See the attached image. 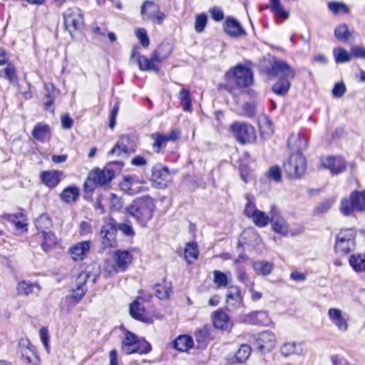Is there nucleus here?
Here are the masks:
<instances>
[{
  "label": "nucleus",
  "mask_w": 365,
  "mask_h": 365,
  "mask_svg": "<svg viewBox=\"0 0 365 365\" xmlns=\"http://www.w3.org/2000/svg\"><path fill=\"white\" fill-rule=\"evenodd\" d=\"M198 255L197 245L195 242H188L186 244L184 256L188 264H192L195 261L198 257Z\"/></svg>",
  "instance_id": "obj_36"
},
{
  "label": "nucleus",
  "mask_w": 365,
  "mask_h": 365,
  "mask_svg": "<svg viewBox=\"0 0 365 365\" xmlns=\"http://www.w3.org/2000/svg\"><path fill=\"white\" fill-rule=\"evenodd\" d=\"M267 176L269 180H274L275 182H279L282 178L280 168L277 166L271 167Z\"/></svg>",
  "instance_id": "obj_56"
},
{
  "label": "nucleus",
  "mask_w": 365,
  "mask_h": 365,
  "mask_svg": "<svg viewBox=\"0 0 365 365\" xmlns=\"http://www.w3.org/2000/svg\"><path fill=\"white\" fill-rule=\"evenodd\" d=\"M340 210L344 215L348 216L354 211L365 210V191L353 192L349 199H343L341 202Z\"/></svg>",
  "instance_id": "obj_8"
},
{
  "label": "nucleus",
  "mask_w": 365,
  "mask_h": 365,
  "mask_svg": "<svg viewBox=\"0 0 365 365\" xmlns=\"http://www.w3.org/2000/svg\"><path fill=\"white\" fill-rule=\"evenodd\" d=\"M281 353L285 356L292 354L303 355L304 354L302 345L296 342L285 343L281 348Z\"/></svg>",
  "instance_id": "obj_32"
},
{
  "label": "nucleus",
  "mask_w": 365,
  "mask_h": 365,
  "mask_svg": "<svg viewBox=\"0 0 365 365\" xmlns=\"http://www.w3.org/2000/svg\"><path fill=\"white\" fill-rule=\"evenodd\" d=\"M113 257L117 267H112V269H110L107 267L106 269L110 273H117L119 271H125L131 263L133 258L128 251L120 250L115 252Z\"/></svg>",
  "instance_id": "obj_18"
},
{
  "label": "nucleus",
  "mask_w": 365,
  "mask_h": 365,
  "mask_svg": "<svg viewBox=\"0 0 365 365\" xmlns=\"http://www.w3.org/2000/svg\"><path fill=\"white\" fill-rule=\"evenodd\" d=\"M270 1V9L271 11L279 18L287 19L289 16L288 11H287L282 6L280 0H269Z\"/></svg>",
  "instance_id": "obj_42"
},
{
  "label": "nucleus",
  "mask_w": 365,
  "mask_h": 365,
  "mask_svg": "<svg viewBox=\"0 0 365 365\" xmlns=\"http://www.w3.org/2000/svg\"><path fill=\"white\" fill-rule=\"evenodd\" d=\"M275 336L269 331L259 333L255 336V345L262 353L270 351L275 346Z\"/></svg>",
  "instance_id": "obj_14"
},
{
  "label": "nucleus",
  "mask_w": 365,
  "mask_h": 365,
  "mask_svg": "<svg viewBox=\"0 0 365 365\" xmlns=\"http://www.w3.org/2000/svg\"><path fill=\"white\" fill-rule=\"evenodd\" d=\"M40 338L41 340L46 348V351H48L49 345V336H48V329L45 327H43L39 331Z\"/></svg>",
  "instance_id": "obj_62"
},
{
  "label": "nucleus",
  "mask_w": 365,
  "mask_h": 365,
  "mask_svg": "<svg viewBox=\"0 0 365 365\" xmlns=\"http://www.w3.org/2000/svg\"><path fill=\"white\" fill-rule=\"evenodd\" d=\"M119 230L126 236H133L135 232L130 225L121 223L118 226Z\"/></svg>",
  "instance_id": "obj_64"
},
{
  "label": "nucleus",
  "mask_w": 365,
  "mask_h": 365,
  "mask_svg": "<svg viewBox=\"0 0 365 365\" xmlns=\"http://www.w3.org/2000/svg\"><path fill=\"white\" fill-rule=\"evenodd\" d=\"M51 135L50 127L45 123H37L32 131L34 138L40 142H44Z\"/></svg>",
  "instance_id": "obj_29"
},
{
  "label": "nucleus",
  "mask_w": 365,
  "mask_h": 365,
  "mask_svg": "<svg viewBox=\"0 0 365 365\" xmlns=\"http://www.w3.org/2000/svg\"><path fill=\"white\" fill-rule=\"evenodd\" d=\"M195 340L201 346H206L210 341V331L207 326L197 329L194 334Z\"/></svg>",
  "instance_id": "obj_39"
},
{
  "label": "nucleus",
  "mask_w": 365,
  "mask_h": 365,
  "mask_svg": "<svg viewBox=\"0 0 365 365\" xmlns=\"http://www.w3.org/2000/svg\"><path fill=\"white\" fill-rule=\"evenodd\" d=\"M90 249L91 241L86 240L75 244L70 248L69 252L73 260L80 261L87 256Z\"/></svg>",
  "instance_id": "obj_22"
},
{
  "label": "nucleus",
  "mask_w": 365,
  "mask_h": 365,
  "mask_svg": "<svg viewBox=\"0 0 365 365\" xmlns=\"http://www.w3.org/2000/svg\"><path fill=\"white\" fill-rule=\"evenodd\" d=\"M230 130L242 144L252 143L256 138L254 127L247 123L235 122L230 125Z\"/></svg>",
  "instance_id": "obj_10"
},
{
  "label": "nucleus",
  "mask_w": 365,
  "mask_h": 365,
  "mask_svg": "<svg viewBox=\"0 0 365 365\" xmlns=\"http://www.w3.org/2000/svg\"><path fill=\"white\" fill-rule=\"evenodd\" d=\"M150 180L154 186L159 189L167 187L171 181L169 169L162 164H156L152 168Z\"/></svg>",
  "instance_id": "obj_12"
},
{
  "label": "nucleus",
  "mask_w": 365,
  "mask_h": 365,
  "mask_svg": "<svg viewBox=\"0 0 365 365\" xmlns=\"http://www.w3.org/2000/svg\"><path fill=\"white\" fill-rule=\"evenodd\" d=\"M120 188L125 193L130 195H135L142 191L140 184L131 175L123 177V180L120 183Z\"/></svg>",
  "instance_id": "obj_21"
},
{
  "label": "nucleus",
  "mask_w": 365,
  "mask_h": 365,
  "mask_svg": "<svg viewBox=\"0 0 365 365\" xmlns=\"http://www.w3.org/2000/svg\"><path fill=\"white\" fill-rule=\"evenodd\" d=\"M155 9L156 6L153 2L146 1L141 7V15L143 18L145 19L147 16V10H150V14L148 15V18L153 19L158 24H161L165 19V15Z\"/></svg>",
  "instance_id": "obj_20"
},
{
  "label": "nucleus",
  "mask_w": 365,
  "mask_h": 365,
  "mask_svg": "<svg viewBox=\"0 0 365 365\" xmlns=\"http://www.w3.org/2000/svg\"><path fill=\"white\" fill-rule=\"evenodd\" d=\"M247 321L253 324L268 325L270 319L267 312L257 311L247 316Z\"/></svg>",
  "instance_id": "obj_31"
},
{
  "label": "nucleus",
  "mask_w": 365,
  "mask_h": 365,
  "mask_svg": "<svg viewBox=\"0 0 365 365\" xmlns=\"http://www.w3.org/2000/svg\"><path fill=\"white\" fill-rule=\"evenodd\" d=\"M290 79L281 78L272 86V91L279 96L285 95L289 90L291 83Z\"/></svg>",
  "instance_id": "obj_40"
},
{
  "label": "nucleus",
  "mask_w": 365,
  "mask_h": 365,
  "mask_svg": "<svg viewBox=\"0 0 365 365\" xmlns=\"http://www.w3.org/2000/svg\"><path fill=\"white\" fill-rule=\"evenodd\" d=\"M247 203L245 205V208L244 210V214L249 218H252V217L259 210L256 208L254 197L251 194H246L245 195Z\"/></svg>",
  "instance_id": "obj_48"
},
{
  "label": "nucleus",
  "mask_w": 365,
  "mask_h": 365,
  "mask_svg": "<svg viewBox=\"0 0 365 365\" xmlns=\"http://www.w3.org/2000/svg\"><path fill=\"white\" fill-rule=\"evenodd\" d=\"M155 205V200L149 196L135 199L126 207L127 214L133 217L141 226L145 227L153 216Z\"/></svg>",
  "instance_id": "obj_1"
},
{
  "label": "nucleus",
  "mask_w": 365,
  "mask_h": 365,
  "mask_svg": "<svg viewBox=\"0 0 365 365\" xmlns=\"http://www.w3.org/2000/svg\"><path fill=\"white\" fill-rule=\"evenodd\" d=\"M116 234L117 229L112 223H107L101 227L100 236L102 250H104L117 245Z\"/></svg>",
  "instance_id": "obj_13"
},
{
  "label": "nucleus",
  "mask_w": 365,
  "mask_h": 365,
  "mask_svg": "<svg viewBox=\"0 0 365 365\" xmlns=\"http://www.w3.org/2000/svg\"><path fill=\"white\" fill-rule=\"evenodd\" d=\"M334 34L336 38L342 42L347 41L351 35L347 26L345 24L336 26L334 30Z\"/></svg>",
  "instance_id": "obj_51"
},
{
  "label": "nucleus",
  "mask_w": 365,
  "mask_h": 365,
  "mask_svg": "<svg viewBox=\"0 0 365 365\" xmlns=\"http://www.w3.org/2000/svg\"><path fill=\"white\" fill-rule=\"evenodd\" d=\"M274 209L273 207L270 212V222H272V229L275 232L285 235L288 232V225L284 219L274 212Z\"/></svg>",
  "instance_id": "obj_27"
},
{
  "label": "nucleus",
  "mask_w": 365,
  "mask_h": 365,
  "mask_svg": "<svg viewBox=\"0 0 365 365\" xmlns=\"http://www.w3.org/2000/svg\"><path fill=\"white\" fill-rule=\"evenodd\" d=\"M43 241L41 247L44 251H47L52 245L56 244V237L51 230L41 232Z\"/></svg>",
  "instance_id": "obj_47"
},
{
  "label": "nucleus",
  "mask_w": 365,
  "mask_h": 365,
  "mask_svg": "<svg viewBox=\"0 0 365 365\" xmlns=\"http://www.w3.org/2000/svg\"><path fill=\"white\" fill-rule=\"evenodd\" d=\"M307 163L302 153H296L291 155L284 163V169L289 178H298L305 171Z\"/></svg>",
  "instance_id": "obj_9"
},
{
  "label": "nucleus",
  "mask_w": 365,
  "mask_h": 365,
  "mask_svg": "<svg viewBox=\"0 0 365 365\" xmlns=\"http://www.w3.org/2000/svg\"><path fill=\"white\" fill-rule=\"evenodd\" d=\"M307 138L299 134L292 135L287 140V145L289 148L293 150H296L297 153H299L307 149Z\"/></svg>",
  "instance_id": "obj_28"
},
{
  "label": "nucleus",
  "mask_w": 365,
  "mask_h": 365,
  "mask_svg": "<svg viewBox=\"0 0 365 365\" xmlns=\"http://www.w3.org/2000/svg\"><path fill=\"white\" fill-rule=\"evenodd\" d=\"M225 32L231 37L240 38L246 35L240 23L233 17H227L223 24Z\"/></svg>",
  "instance_id": "obj_19"
},
{
  "label": "nucleus",
  "mask_w": 365,
  "mask_h": 365,
  "mask_svg": "<svg viewBox=\"0 0 365 365\" xmlns=\"http://www.w3.org/2000/svg\"><path fill=\"white\" fill-rule=\"evenodd\" d=\"M135 35L140 41L142 46H148L149 38L147 34V31L145 29L140 28L136 30Z\"/></svg>",
  "instance_id": "obj_57"
},
{
  "label": "nucleus",
  "mask_w": 365,
  "mask_h": 365,
  "mask_svg": "<svg viewBox=\"0 0 365 365\" xmlns=\"http://www.w3.org/2000/svg\"><path fill=\"white\" fill-rule=\"evenodd\" d=\"M207 22V15L204 13L200 14L196 16L195 21V30L197 33H201L204 31V29Z\"/></svg>",
  "instance_id": "obj_54"
},
{
  "label": "nucleus",
  "mask_w": 365,
  "mask_h": 365,
  "mask_svg": "<svg viewBox=\"0 0 365 365\" xmlns=\"http://www.w3.org/2000/svg\"><path fill=\"white\" fill-rule=\"evenodd\" d=\"M251 219L256 226L264 227L270 222V215H267L264 212L258 210Z\"/></svg>",
  "instance_id": "obj_46"
},
{
  "label": "nucleus",
  "mask_w": 365,
  "mask_h": 365,
  "mask_svg": "<svg viewBox=\"0 0 365 365\" xmlns=\"http://www.w3.org/2000/svg\"><path fill=\"white\" fill-rule=\"evenodd\" d=\"M151 138L154 140V143L152 145L153 150L155 153H159L161 151V149L165 146L167 143L165 135L160 133H155L151 134Z\"/></svg>",
  "instance_id": "obj_45"
},
{
  "label": "nucleus",
  "mask_w": 365,
  "mask_h": 365,
  "mask_svg": "<svg viewBox=\"0 0 365 365\" xmlns=\"http://www.w3.org/2000/svg\"><path fill=\"white\" fill-rule=\"evenodd\" d=\"M214 274V283L219 287H225L228 284V280L227 275L219 270H215L213 272Z\"/></svg>",
  "instance_id": "obj_53"
},
{
  "label": "nucleus",
  "mask_w": 365,
  "mask_h": 365,
  "mask_svg": "<svg viewBox=\"0 0 365 365\" xmlns=\"http://www.w3.org/2000/svg\"><path fill=\"white\" fill-rule=\"evenodd\" d=\"M333 54L337 63H346L351 58V53H349L342 47H336L333 51Z\"/></svg>",
  "instance_id": "obj_44"
},
{
  "label": "nucleus",
  "mask_w": 365,
  "mask_h": 365,
  "mask_svg": "<svg viewBox=\"0 0 365 365\" xmlns=\"http://www.w3.org/2000/svg\"><path fill=\"white\" fill-rule=\"evenodd\" d=\"M36 229L41 233L51 230L53 227L52 221L46 214L40 215L35 222Z\"/></svg>",
  "instance_id": "obj_38"
},
{
  "label": "nucleus",
  "mask_w": 365,
  "mask_h": 365,
  "mask_svg": "<svg viewBox=\"0 0 365 365\" xmlns=\"http://www.w3.org/2000/svg\"><path fill=\"white\" fill-rule=\"evenodd\" d=\"M328 7L334 14H344L349 11L347 6L344 3L332 1L329 3Z\"/></svg>",
  "instance_id": "obj_52"
},
{
  "label": "nucleus",
  "mask_w": 365,
  "mask_h": 365,
  "mask_svg": "<svg viewBox=\"0 0 365 365\" xmlns=\"http://www.w3.org/2000/svg\"><path fill=\"white\" fill-rule=\"evenodd\" d=\"M61 123L62 128L68 130L73 126V120L68 113H64L61 117Z\"/></svg>",
  "instance_id": "obj_61"
},
{
  "label": "nucleus",
  "mask_w": 365,
  "mask_h": 365,
  "mask_svg": "<svg viewBox=\"0 0 365 365\" xmlns=\"http://www.w3.org/2000/svg\"><path fill=\"white\" fill-rule=\"evenodd\" d=\"M328 317L331 322L341 331H346L349 328L348 315L338 308H330Z\"/></svg>",
  "instance_id": "obj_16"
},
{
  "label": "nucleus",
  "mask_w": 365,
  "mask_h": 365,
  "mask_svg": "<svg viewBox=\"0 0 365 365\" xmlns=\"http://www.w3.org/2000/svg\"><path fill=\"white\" fill-rule=\"evenodd\" d=\"M39 289V286L26 281L19 282L16 287L17 294L22 296H28L32 293L34 287Z\"/></svg>",
  "instance_id": "obj_43"
},
{
  "label": "nucleus",
  "mask_w": 365,
  "mask_h": 365,
  "mask_svg": "<svg viewBox=\"0 0 365 365\" xmlns=\"http://www.w3.org/2000/svg\"><path fill=\"white\" fill-rule=\"evenodd\" d=\"M123 206V200L115 194H110V208L112 211H120Z\"/></svg>",
  "instance_id": "obj_55"
},
{
  "label": "nucleus",
  "mask_w": 365,
  "mask_h": 365,
  "mask_svg": "<svg viewBox=\"0 0 365 365\" xmlns=\"http://www.w3.org/2000/svg\"><path fill=\"white\" fill-rule=\"evenodd\" d=\"M88 274L86 272H81L76 279V287L73 290L71 298L78 302L86 292V283L88 278Z\"/></svg>",
  "instance_id": "obj_24"
},
{
  "label": "nucleus",
  "mask_w": 365,
  "mask_h": 365,
  "mask_svg": "<svg viewBox=\"0 0 365 365\" xmlns=\"http://www.w3.org/2000/svg\"><path fill=\"white\" fill-rule=\"evenodd\" d=\"M251 347L247 344H242L235 355H229L227 360L230 364L245 363L251 354Z\"/></svg>",
  "instance_id": "obj_26"
},
{
  "label": "nucleus",
  "mask_w": 365,
  "mask_h": 365,
  "mask_svg": "<svg viewBox=\"0 0 365 365\" xmlns=\"http://www.w3.org/2000/svg\"><path fill=\"white\" fill-rule=\"evenodd\" d=\"M193 346L192 338L189 335H181L173 341V347L180 351H186Z\"/></svg>",
  "instance_id": "obj_33"
},
{
  "label": "nucleus",
  "mask_w": 365,
  "mask_h": 365,
  "mask_svg": "<svg viewBox=\"0 0 365 365\" xmlns=\"http://www.w3.org/2000/svg\"><path fill=\"white\" fill-rule=\"evenodd\" d=\"M79 194V189L76 186H68L63 190L60 198L66 203H71L77 200Z\"/></svg>",
  "instance_id": "obj_30"
},
{
  "label": "nucleus",
  "mask_w": 365,
  "mask_h": 365,
  "mask_svg": "<svg viewBox=\"0 0 365 365\" xmlns=\"http://www.w3.org/2000/svg\"><path fill=\"white\" fill-rule=\"evenodd\" d=\"M155 295L160 299H168L171 293V287L169 284H156L155 287Z\"/></svg>",
  "instance_id": "obj_49"
},
{
  "label": "nucleus",
  "mask_w": 365,
  "mask_h": 365,
  "mask_svg": "<svg viewBox=\"0 0 365 365\" xmlns=\"http://www.w3.org/2000/svg\"><path fill=\"white\" fill-rule=\"evenodd\" d=\"M115 173L113 170L105 168L103 170L96 168L89 172L84 182V189L86 192H92L97 186H104L110 182L114 178Z\"/></svg>",
  "instance_id": "obj_4"
},
{
  "label": "nucleus",
  "mask_w": 365,
  "mask_h": 365,
  "mask_svg": "<svg viewBox=\"0 0 365 365\" xmlns=\"http://www.w3.org/2000/svg\"><path fill=\"white\" fill-rule=\"evenodd\" d=\"M4 77L10 82H13L16 78L15 67L12 64H8L4 69Z\"/></svg>",
  "instance_id": "obj_59"
},
{
  "label": "nucleus",
  "mask_w": 365,
  "mask_h": 365,
  "mask_svg": "<svg viewBox=\"0 0 365 365\" xmlns=\"http://www.w3.org/2000/svg\"><path fill=\"white\" fill-rule=\"evenodd\" d=\"M170 47H157L151 54L150 57L140 55L135 48L133 50L130 56V61H136L139 68L143 71H159V64L166 59L171 53Z\"/></svg>",
  "instance_id": "obj_2"
},
{
  "label": "nucleus",
  "mask_w": 365,
  "mask_h": 365,
  "mask_svg": "<svg viewBox=\"0 0 365 365\" xmlns=\"http://www.w3.org/2000/svg\"><path fill=\"white\" fill-rule=\"evenodd\" d=\"M213 324L219 329H227L229 327V317L222 311H217L213 314Z\"/></svg>",
  "instance_id": "obj_35"
},
{
  "label": "nucleus",
  "mask_w": 365,
  "mask_h": 365,
  "mask_svg": "<svg viewBox=\"0 0 365 365\" xmlns=\"http://www.w3.org/2000/svg\"><path fill=\"white\" fill-rule=\"evenodd\" d=\"M332 200H327L315 208V212L318 214L327 212L332 206Z\"/></svg>",
  "instance_id": "obj_63"
},
{
  "label": "nucleus",
  "mask_w": 365,
  "mask_h": 365,
  "mask_svg": "<svg viewBox=\"0 0 365 365\" xmlns=\"http://www.w3.org/2000/svg\"><path fill=\"white\" fill-rule=\"evenodd\" d=\"M225 77L229 82L234 81L240 88L248 87L253 82V73L251 69L241 64L226 72Z\"/></svg>",
  "instance_id": "obj_6"
},
{
  "label": "nucleus",
  "mask_w": 365,
  "mask_h": 365,
  "mask_svg": "<svg viewBox=\"0 0 365 365\" xmlns=\"http://www.w3.org/2000/svg\"><path fill=\"white\" fill-rule=\"evenodd\" d=\"M151 351V345L145 339H139L138 336L130 331L125 332L122 343V351L125 354L139 353L148 354Z\"/></svg>",
  "instance_id": "obj_5"
},
{
  "label": "nucleus",
  "mask_w": 365,
  "mask_h": 365,
  "mask_svg": "<svg viewBox=\"0 0 365 365\" xmlns=\"http://www.w3.org/2000/svg\"><path fill=\"white\" fill-rule=\"evenodd\" d=\"M259 69L268 77L282 76V78L292 79L295 71L287 62L268 55L260 60Z\"/></svg>",
  "instance_id": "obj_3"
},
{
  "label": "nucleus",
  "mask_w": 365,
  "mask_h": 365,
  "mask_svg": "<svg viewBox=\"0 0 365 365\" xmlns=\"http://www.w3.org/2000/svg\"><path fill=\"white\" fill-rule=\"evenodd\" d=\"M209 12L212 18L216 21H220L224 19L223 11L219 7H212L210 9Z\"/></svg>",
  "instance_id": "obj_60"
},
{
  "label": "nucleus",
  "mask_w": 365,
  "mask_h": 365,
  "mask_svg": "<svg viewBox=\"0 0 365 365\" xmlns=\"http://www.w3.org/2000/svg\"><path fill=\"white\" fill-rule=\"evenodd\" d=\"M179 99L181 101L184 111L189 112L191 110V101L190 92L187 89L182 88L179 93Z\"/></svg>",
  "instance_id": "obj_50"
},
{
  "label": "nucleus",
  "mask_w": 365,
  "mask_h": 365,
  "mask_svg": "<svg viewBox=\"0 0 365 365\" xmlns=\"http://www.w3.org/2000/svg\"><path fill=\"white\" fill-rule=\"evenodd\" d=\"M130 137L128 135H122L115 145L110 150L108 155H127L130 152L133 151L130 148Z\"/></svg>",
  "instance_id": "obj_23"
},
{
  "label": "nucleus",
  "mask_w": 365,
  "mask_h": 365,
  "mask_svg": "<svg viewBox=\"0 0 365 365\" xmlns=\"http://www.w3.org/2000/svg\"><path fill=\"white\" fill-rule=\"evenodd\" d=\"M321 167L329 170L331 175H338L344 172L346 168V163L341 157L328 156L321 160Z\"/></svg>",
  "instance_id": "obj_15"
},
{
  "label": "nucleus",
  "mask_w": 365,
  "mask_h": 365,
  "mask_svg": "<svg viewBox=\"0 0 365 365\" xmlns=\"http://www.w3.org/2000/svg\"><path fill=\"white\" fill-rule=\"evenodd\" d=\"M130 314L134 319L144 321L145 308L138 301H134L130 306Z\"/></svg>",
  "instance_id": "obj_41"
},
{
  "label": "nucleus",
  "mask_w": 365,
  "mask_h": 365,
  "mask_svg": "<svg viewBox=\"0 0 365 365\" xmlns=\"http://www.w3.org/2000/svg\"><path fill=\"white\" fill-rule=\"evenodd\" d=\"M356 231L352 228L342 229L336 237L335 252L339 255H347L356 245Z\"/></svg>",
  "instance_id": "obj_7"
},
{
  "label": "nucleus",
  "mask_w": 365,
  "mask_h": 365,
  "mask_svg": "<svg viewBox=\"0 0 365 365\" xmlns=\"http://www.w3.org/2000/svg\"><path fill=\"white\" fill-rule=\"evenodd\" d=\"M62 172L59 170L43 171L41 174L42 182L49 188L56 187L61 181Z\"/></svg>",
  "instance_id": "obj_25"
},
{
  "label": "nucleus",
  "mask_w": 365,
  "mask_h": 365,
  "mask_svg": "<svg viewBox=\"0 0 365 365\" xmlns=\"http://www.w3.org/2000/svg\"><path fill=\"white\" fill-rule=\"evenodd\" d=\"M349 262L355 272H365V254H354L350 256Z\"/></svg>",
  "instance_id": "obj_34"
},
{
  "label": "nucleus",
  "mask_w": 365,
  "mask_h": 365,
  "mask_svg": "<svg viewBox=\"0 0 365 365\" xmlns=\"http://www.w3.org/2000/svg\"><path fill=\"white\" fill-rule=\"evenodd\" d=\"M252 267L257 274L263 276L269 274L273 269V264L267 261L255 262Z\"/></svg>",
  "instance_id": "obj_37"
},
{
  "label": "nucleus",
  "mask_w": 365,
  "mask_h": 365,
  "mask_svg": "<svg viewBox=\"0 0 365 365\" xmlns=\"http://www.w3.org/2000/svg\"><path fill=\"white\" fill-rule=\"evenodd\" d=\"M19 352L21 358L28 364H37L39 358L37 356L34 346L26 339H21L19 342Z\"/></svg>",
  "instance_id": "obj_17"
},
{
  "label": "nucleus",
  "mask_w": 365,
  "mask_h": 365,
  "mask_svg": "<svg viewBox=\"0 0 365 365\" xmlns=\"http://www.w3.org/2000/svg\"><path fill=\"white\" fill-rule=\"evenodd\" d=\"M63 19L66 29L71 36L83 26V13L78 7L66 9L63 14Z\"/></svg>",
  "instance_id": "obj_11"
},
{
  "label": "nucleus",
  "mask_w": 365,
  "mask_h": 365,
  "mask_svg": "<svg viewBox=\"0 0 365 365\" xmlns=\"http://www.w3.org/2000/svg\"><path fill=\"white\" fill-rule=\"evenodd\" d=\"M346 91V86L344 83L340 82L335 84L332 89V95L335 98H341Z\"/></svg>",
  "instance_id": "obj_58"
}]
</instances>
